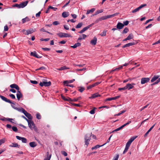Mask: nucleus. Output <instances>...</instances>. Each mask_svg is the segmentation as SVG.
Masks as SVG:
<instances>
[{
	"label": "nucleus",
	"mask_w": 160,
	"mask_h": 160,
	"mask_svg": "<svg viewBox=\"0 0 160 160\" xmlns=\"http://www.w3.org/2000/svg\"><path fill=\"white\" fill-rule=\"evenodd\" d=\"M28 3V1H26L22 2L19 4H15L14 5H12V6L13 7H16L18 8H23L26 6Z\"/></svg>",
	"instance_id": "1"
},
{
	"label": "nucleus",
	"mask_w": 160,
	"mask_h": 160,
	"mask_svg": "<svg viewBox=\"0 0 160 160\" xmlns=\"http://www.w3.org/2000/svg\"><path fill=\"white\" fill-rule=\"evenodd\" d=\"M91 134H87L85 135L84 137L85 139V144L87 145V146L89 144V142L90 141L91 139Z\"/></svg>",
	"instance_id": "2"
},
{
	"label": "nucleus",
	"mask_w": 160,
	"mask_h": 160,
	"mask_svg": "<svg viewBox=\"0 0 160 160\" xmlns=\"http://www.w3.org/2000/svg\"><path fill=\"white\" fill-rule=\"evenodd\" d=\"M51 83L50 81L48 82H47V80H44V81L42 82H41L39 83V85L41 87H43V86L45 87H49L51 86Z\"/></svg>",
	"instance_id": "3"
},
{
	"label": "nucleus",
	"mask_w": 160,
	"mask_h": 160,
	"mask_svg": "<svg viewBox=\"0 0 160 160\" xmlns=\"http://www.w3.org/2000/svg\"><path fill=\"white\" fill-rule=\"evenodd\" d=\"M29 122L30 123H28V125L30 128L32 130L33 129L35 131H37V129L35 127L34 122L31 120H30Z\"/></svg>",
	"instance_id": "4"
},
{
	"label": "nucleus",
	"mask_w": 160,
	"mask_h": 160,
	"mask_svg": "<svg viewBox=\"0 0 160 160\" xmlns=\"http://www.w3.org/2000/svg\"><path fill=\"white\" fill-rule=\"evenodd\" d=\"M35 31V29H33L32 28L30 29L27 30H25V29H23L22 31V32L26 35H28L32 33L33 32Z\"/></svg>",
	"instance_id": "5"
},
{
	"label": "nucleus",
	"mask_w": 160,
	"mask_h": 160,
	"mask_svg": "<svg viewBox=\"0 0 160 160\" xmlns=\"http://www.w3.org/2000/svg\"><path fill=\"white\" fill-rule=\"evenodd\" d=\"M57 35L60 38L72 37V36L70 34L63 32H60L58 33Z\"/></svg>",
	"instance_id": "6"
},
{
	"label": "nucleus",
	"mask_w": 160,
	"mask_h": 160,
	"mask_svg": "<svg viewBox=\"0 0 160 160\" xmlns=\"http://www.w3.org/2000/svg\"><path fill=\"white\" fill-rule=\"evenodd\" d=\"M0 98L2 100L5 101L6 102H7L10 104H12L14 105L15 104V103L12 102L11 100L8 99L7 98H5V97L3 96L0 95Z\"/></svg>",
	"instance_id": "7"
},
{
	"label": "nucleus",
	"mask_w": 160,
	"mask_h": 160,
	"mask_svg": "<svg viewBox=\"0 0 160 160\" xmlns=\"http://www.w3.org/2000/svg\"><path fill=\"white\" fill-rule=\"evenodd\" d=\"M147 6L146 4H143L141 5L140 6H139L138 8H136L135 9L133 10L132 11V12L134 13H135L137 12L140 9L142 8H143L144 7H145Z\"/></svg>",
	"instance_id": "8"
},
{
	"label": "nucleus",
	"mask_w": 160,
	"mask_h": 160,
	"mask_svg": "<svg viewBox=\"0 0 160 160\" xmlns=\"http://www.w3.org/2000/svg\"><path fill=\"white\" fill-rule=\"evenodd\" d=\"M150 80V78H143L141 79V84H144L148 82Z\"/></svg>",
	"instance_id": "9"
},
{
	"label": "nucleus",
	"mask_w": 160,
	"mask_h": 160,
	"mask_svg": "<svg viewBox=\"0 0 160 160\" xmlns=\"http://www.w3.org/2000/svg\"><path fill=\"white\" fill-rule=\"evenodd\" d=\"M30 55L31 56H33L38 58H40L42 57V56H40L38 55L35 51L31 52L30 53Z\"/></svg>",
	"instance_id": "10"
},
{
	"label": "nucleus",
	"mask_w": 160,
	"mask_h": 160,
	"mask_svg": "<svg viewBox=\"0 0 160 160\" xmlns=\"http://www.w3.org/2000/svg\"><path fill=\"white\" fill-rule=\"evenodd\" d=\"M16 138L17 139L19 140H21L22 141L23 143H26L27 140V139L23 137H21L19 136H16Z\"/></svg>",
	"instance_id": "11"
},
{
	"label": "nucleus",
	"mask_w": 160,
	"mask_h": 160,
	"mask_svg": "<svg viewBox=\"0 0 160 160\" xmlns=\"http://www.w3.org/2000/svg\"><path fill=\"white\" fill-rule=\"evenodd\" d=\"M124 26V25L123 23L118 22L117 25V28L118 29H122Z\"/></svg>",
	"instance_id": "12"
},
{
	"label": "nucleus",
	"mask_w": 160,
	"mask_h": 160,
	"mask_svg": "<svg viewBox=\"0 0 160 160\" xmlns=\"http://www.w3.org/2000/svg\"><path fill=\"white\" fill-rule=\"evenodd\" d=\"M18 100H19L20 98L22 97V95L20 91H18L17 92V94H16Z\"/></svg>",
	"instance_id": "13"
},
{
	"label": "nucleus",
	"mask_w": 160,
	"mask_h": 160,
	"mask_svg": "<svg viewBox=\"0 0 160 160\" xmlns=\"http://www.w3.org/2000/svg\"><path fill=\"white\" fill-rule=\"evenodd\" d=\"M135 44V43L134 42H131L127 43L125 45H123L122 48H124L126 47H129L130 46H132Z\"/></svg>",
	"instance_id": "14"
},
{
	"label": "nucleus",
	"mask_w": 160,
	"mask_h": 160,
	"mask_svg": "<svg viewBox=\"0 0 160 160\" xmlns=\"http://www.w3.org/2000/svg\"><path fill=\"white\" fill-rule=\"evenodd\" d=\"M10 87L11 88H15L18 91H19L20 89L18 86L16 84H12L10 85Z\"/></svg>",
	"instance_id": "15"
},
{
	"label": "nucleus",
	"mask_w": 160,
	"mask_h": 160,
	"mask_svg": "<svg viewBox=\"0 0 160 160\" xmlns=\"http://www.w3.org/2000/svg\"><path fill=\"white\" fill-rule=\"evenodd\" d=\"M97 41V38L96 37H94L93 39L91 40L90 41V44L93 45H95Z\"/></svg>",
	"instance_id": "16"
},
{
	"label": "nucleus",
	"mask_w": 160,
	"mask_h": 160,
	"mask_svg": "<svg viewBox=\"0 0 160 160\" xmlns=\"http://www.w3.org/2000/svg\"><path fill=\"white\" fill-rule=\"evenodd\" d=\"M101 96V95L98 94V93H96L93 94L91 97L89 98H96Z\"/></svg>",
	"instance_id": "17"
},
{
	"label": "nucleus",
	"mask_w": 160,
	"mask_h": 160,
	"mask_svg": "<svg viewBox=\"0 0 160 160\" xmlns=\"http://www.w3.org/2000/svg\"><path fill=\"white\" fill-rule=\"evenodd\" d=\"M87 37V35L84 34H82L78 38V40H81L82 39H85Z\"/></svg>",
	"instance_id": "18"
},
{
	"label": "nucleus",
	"mask_w": 160,
	"mask_h": 160,
	"mask_svg": "<svg viewBox=\"0 0 160 160\" xmlns=\"http://www.w3.org/2000/svg\"><path fill=\"white\" fill-rule=\"evenodd\" d=\"M110 18V17H109V15H108L107 16H102L101 17H100L99 18V20L100 21H101L103 20H106L108 18Z\"/></svg>",
	"instance_id": "19"
},
{
	"label": "nucleus",
	"mask_w": 160,
	"mask_h": 160,
	"mask_svg": "<svg viewBox=\"0 0 160 160\" xmlns=\"http://www.w3.org/2000/svg\"><path fill=\"white\" fill-rule=\"evenodd\" d=\"M51 154H50L49 152H47V157L44 160H50L51 158Z\"/></svg>",
	"instance_id": "20"
},
{
	"label": "nucleus",
	"mask_w": 160,
	"mask_h": 160,
	"mask_svg": "<svg viewBox=\"0 0 160 160\" xmlns=\"http://www.w3.org/2000/svg\"><path fill=\"white\" fill-rule=\"evenodd\" d=\"M69 15V12H64L62 14V16L64 18H65L68 17Z\"/></svg>",
	"instance_id": "21"
},
{
	"label": "nucleus",
	"mask_w": 160,
	"mask_h": 160,
	"mask_svg": "<svg viewBox=\"0 0 160 160\" xmlns=\"http://www.w3.org/2000/svg\"><path fill=\"white\" fill-rule=\"evenodd\" d=\"M125 86L126 88V89H128V90H130L133 88V86L130 83L127 84Z\"/></svg>",
	"instance_id": "22"
},
{
	"label": "nucleus",
	"mask_w": 160,
	"mask_h": 160,
	"mask_svg": "<svg viewBox=\"0 0 160 160\" xmlns=\"http://www.w3.org/2000/svg\"><path fill=\"white\" fill-rule=\"evenodd\" d=\"M20 146L17 143H12V145H9V147H18L19 148Z\"/></svg>",
	"instance_id": "23"
},
{
	"label": "nucleus",
	"mask_w": 160,
	"mask_h": 160,
	"mask_svg": "<svg viewBox=\"0 0 160 160\" xmlns=\"http://www.w3.org/2000/svg\"><path fill=\"white\" fill-rule=\"evenodd\" d=\"M29 21H30L29 18L28 17H26L25 18L22 19V23H24L25 22Z\"/></svg>",
	"instance_id": "24"
},
{
	"label": "nucleus",
	"mask_w": 160,
	"mask_h": 160,
	"mask_svg": "<svg viewBox=\"0 0 160 160\" xmlns=\"http://www.w3.org/2000/svg\"><path fill=\"white\" fill-rule=\"evenodd\" d=\"M159 77V76L158 75H155L153 76V77L152 78L151 80V82H153L155 81L156 80L158 79Z\"/></svg>",
	"instance_id": "25"
},
{
	"label": "nucleus",
	"mask_w": 160,
	"mask_h": 160,
	"mask_svg": "<svg viewBox=\"0 0 160 160\" xmlns=\"http://www.w3.org/2000/svg\"><path fill=\"white\" fill-rule=\"evenodd\" d=\"M81 45V43L79 42H78L77 43H75L73 46H71V47L73 48H75L77 47H79Z\"/></svg>",
	"instance_id": "26"
},
{
	"label": "nucleus",
	"mask_w": 160,
	"mask_h": 160,
	"mask_svg": "<svg viewBox=\"0 0 160 160\" xmlns=\"http://www.w3.org/2000/svg\"><path fill=\"white\" fill-rule=\"evenodd\" d=\"M106 144V143H105L104 144H103L101 145H96L94 147H92V150H93L94 149H97L100 147L103 146Z\"/></svg>",
	"instance_id": "27"
},
{
	"label": "nucleus",
	"mask_w": 160,
	"mask_h": 160,
	"mask_svg": "<svg viewBox=\"0 0 160 160\" xmlns=\"http://www.w3.org/2000/svg\"><path fill=\"white\" fill-rule=\"evenodd\" d=\"M30 146L32 148H34L37 146V144L34 142H31L29 143Z\"/></svg>",
	"instance_id": "28"
},
{
	"label": "nucleus",
	"mask_w": 160,
	"mask_h": 160,
	"mask_svg": "<svg viewBox=\"0 0 160 160\" xmlns=\"http://www.w3.org/2000/svg\"><path fill=\"white\" fill-rule=\"evenodd\" d=\"M25 115L29 119V120H31L32 119V116L31 114L28 112H27Z\"/></svg>",
	"instance_id": "29"
},
{
	"label": "nucleus",
	"mask_w": 160,
	"mask_h": 160,
	"mask_svg": "<svg viewBox=\"0 0 160 160\" xmlns=\"http://www.w3.org/2000/svg\"><path fill=\"white\" fill-rule=\"evenodd\" d=\"M94 23H92L91 24H90L88 26H87L84 28H83V30L85 32V31L87 30L88 29L90 28L91 27H92V25H94Z\"/></svg>",
	"instance_id": "30"
},
{
	"label": "nucleus",
	"mask_w": 160,
	"mask_h": 160,
	"mask_svg": "<svg viewBox=\"0 0 160 160\" xmlns=\"http://www.w3.org/2000/svg\"><path fill=\"white\" fill-rule=\"evenodd\" d=\"M61 97L63 100L66 101H69L70 100H71V98H66L62 95H61Z\"/></svg>",
	"instance_id": "31"
},
{
	"label": "nucleus",
	"mask_w": 160,
	"mask_h": 160,
	"mask_svg": "<svg viewBox=\"0 0 160 160\" xmlns=\"http://www.w3.org/2000/svg\"><path fill=\"white\" fill-rule=\"evenodd\" d=\"M78 90L81 92H82L85 89L84 88L81 87H78Z\"/></svg>",
	"instance_id": "32"
},
{
	"label": "nucleus",
	"mask_w": 160,
	"mask_h": 160,
	"mask_svg": "<svg viewBox=\"0 0 160 160\" xmlns=\"http://www.w3.org/2000/svg\"><path fill=\"white\" fill-rule=\"evenodd\" d=\"M133 35L132 33H130V34L128 37H127V38L128 39V40H130L131 39H132L133 38Z\"/></svg>",
	"instance_id": "33"
},
{
	"label": "nucleus",
	"mask_w": 160,
	"mask_h": 160,
	"mask_svg": "<svg viewBox=\"0 0 160 160\" xmlns=\"http://www.w3.org/2000/svg\"><path fill=\"white\" fill-rule=\"evenodd\" d=\"M95 10L94 8H92L90 10H88L86 12V14H88L91 12H93Z\"/></svg>",
	"instance_id": "34"
},
{
	"label": "nucleus",
	"mask_w": 160,
	"mask_h": 160,
	"mask_svg": "<svg viewBox=\"0 0 160 160\" xmlns=\"http://www.w3.org/2000/svg\"><path fill=\"white\" fill-rule=\"evenodd\" d=\"M137 137V136L132 137L128 141L132 143V142Z\"/></svg>",
	"instance_id": "35"
},
{
	"label": "nucleus",
	"mask_w": 160,
	"mask_h": 160,
	"mask_svg": "<svg viewBox=\"0 0 160 160\" xmlns=\"http://www.w3.org/2000/svg\"><path fill=\"white\" fill-rule=\"evenodd\" d=\"M137 137V136L132 137L128 141L132 143V142Z\"/></svg>",
	"instance_id": "36"
},
{
	"label": "nucleus",
	"mask_w": 160,
	"mask_h": 160,
	"mask_svg": "<svg viewBox=\"0 0 160 160\" xmlns=\"http://www.w3.org/2000/svg\"><path fill=\"white\" fill-rule=\"evenodd\" d=\"M107 32V31L105 30H104L100 34V35L101 36H104L106 35Z\"/></svg>",
	"instance_id": "37"
},
{
	"label": "nucleus",
	"mask_w": 160,
	"mask_h": 160,
	"mask_svg": "<svg viewBox=\"0 0 160 160\" xmlns=\"http://www.w3.org/2000/svg\"><path fill=\"white\" fill-rule=\"evenodd\" d=\"M129 31L128 28H126L124 29L122 32V33L124 34L128 32Z\"/></svg>",
	"instance_id": "38"
},
{
	"label": "nucleus",
	"mask_w": 160,
	"mask_h": 160,
	"mask_svg": "<svg viewBox=\"0 0 160 160\" xmlns=\"http://www.w3.org/2000/svg\"><path fill=\"white\" fill-rule=\"evenodd\" d=\"M82 22L78 23L77 25L76 26V28H80L82 26Z\"/></svg>",
	"instance_id": "39"
},
{
	"label": "nucleus",
	"mask_w": 160,
	"mask_h": 160,
	"mask_svg": "<svg viewBox=\"0 0 160 160\" xmlns=\"http://www.w3.org/2000/svg\"><path fill=\"white\" fill-rule=\"evenodd\" d=\"M103 10L102 9L101 10H97L96 12H95L94 15H96L100 13H101L103 12Z\"/></svg>",
	"instance_id": "40"
},
{
	"label": "nucleus",
	"mask_w": 160,
	"mask_h": 160,
	"mask_svg": "<svg viewBox=\"0 0 160 160\" xmlns=\"http://www.w3.org/2000/svg\"><path fill=\"white\" fill-rule=\"evenodd\" d=\"M115 97L111 98H107L105 100V101H110L112 100H115Z\"/></svg>",
	"instance_id": "41"
},
{
	"label": "nucleus",
	"mask_w": 160,
	"mask_h": 160,
	"mask_svg": "<svg viewBox=\"0 0 160 160\" xmlns=\"http://www.w3.org/2000/svg\"><path fill=\"white\" fill-rule=\"evenodd\" d=\"M131 123V121H129L127 123H125V124H124L123 125H122V126H121V127L122 128L123 127H125L126 125L129 124Z\"/></svg>",
	"instance_id": "42"
},
{
	"label": "nucleus",
	"mask_w": 160,
	"mask_h": 160,
	"mask_svg": "<svg viewBox=\"0 0 160 160\" xmlns=\"http://www.w3.org/2000/svg\"><path fill=\"white\" fill-rule=\"evenodd\" d=\"M131 123V121H129L127 123H125V124H124L123 125H122V126H121V127L122 128L123 127H125L126 125L129 124Z\"/></svg>",
	"instance_id": "43"
},
{
	"label": "nucleus",
	"mask_w": 160,
	"mask_h": 160,
	"mask_svg": "<svg viewBox=\"0 0 160 160\" xmlns=\"http://www.w3.org/2000/svg\"><path fill=\"white\" fill-rule=\"evenodd\" d=\"M5 138H3L2 139L0 140V145L4 143L5 142Z\"/></svg>",
	"instance_id": "44"
},
{
	"label": "nucleus",
	"mask_w": 160,
	"mask_h": 160,
	"mask_svg": "<svg viewBox=\"0 0 160 160\" xmlns=\"http://www.w3.org/2000/svg\"><path fill=\"white\" fill-rule=\"evenodd\" d=\"M119 14V13L116 12V13H115L113 14L109 15V17H110V18H112V17H113L114 16H115L118 15Z\"/></svg>",
	"instance_id": "45"
},
{
	"label": "nucleus",
	"mask_w": 160,
	"mask_h": 160,
	"mask_svg": "<svg viewBox=\"0 0 160 160\" xmlns=\"http://www.w3.org/2000/svg\"><path fill=\"white\" fill-rule=\"evenodd\" d=\"M129 147L127 146V145H126L125 148V149L123 152V154L125 153L126 152L128 151Z\"/></svg>",
	"instance_id": "46"
},
{
	"label": "nucleus",
	"mask_w": 160,
	"mask_h": 160,
	"mask_svg": "<svg viewBox=\"0 0 160 160\" xmlns=\"http://www.w3.org/2000/svg\"><path fill=\"white\" fill-rule=\"evenodd\" d=\"M96 108H94L92 110H91L90 112V113L92 114H93L95 113V110Z\"/></svg>",
	"instance_id": "47"
},
{
	"label": "nucleus",
	"mask_w": 160,
	"mask_h": 160,
	"mask_svg": "<svg viewBox=\"0 0 160 160\" xmlns=\"http://www.w3.org/2000/svg\"><path fill=\"white\" fill-rule=\"evenodd\" d=\"M46 69V68L45 67L42 66V67H41L39 68H38V69H36V71H38V70H44V69Z\"/></svg>",
	"instance_id": "48"
},
{
	"label": "nucleus",
	"mask_w": 160,
	"mask_h": 160,
	"mask_svg": "<svg viewBox=\"0 0 160 160\" xmlns=\"http://www.w3.org/2000/svg\"><path fill=\"white\" fill-rule=\"evenodd\" d=\"M11 106L14 109H15L16 110H17L19 111H21L20 109L19 108H18L14 107V106H13V105H12V104L11 105Z\"/></svg>",
	"instance_id": "49"
},
{
	"label": "nucleus",
	"mask_w": 160,
	"mask_h": 160,
	"mask_svg": "<svg viewBox=\"0 0 160 160\" xmlns=\"http://www.w3.org/2000/svg\"><path fill=\"white\" fill-rule=\"evenodd\" d=\"M12 129L13 131L15 132H17L18 131V129L17 127L15 126H13L12 127Z\"/></svg>",
	"instance_id": "50"
},
{
	"label": "nucleus",
	"mask_w": 160,
	"mask_h": 160,
	"mask_svg": "<svg viewBox=\"0 0 160 160\" xmlns=\"http://www.w3.org/2000/svg\"><path fill=\"white\" fill-rule=\"evenodd\" d=\"M48 9H53L54 11H55L57 9V8H54L52 6H50L48 7Z\"/></svg>",
	"instance_id": "51"
},
{
	"label": "nucleus",
	"mask_w": 160,
	"mask_h": 160,
	"mask_svg": "<svg viewBox=\"0 0 160 160\" xmlns=\"http://www.w3.org/2000/svg\"><path fill=\"white\" fill-rule=\"evenodd\" d=\"M42 49L44 51H50L51 49L50 48H42Z\"/></svg>",
	"instance_id": "52"
},
{
	"label": "nucleus",
	"mask_w": 160,
	"mask_h": 160,
	"mask_svg": "<svg viewBox=\"0 0 160 160\" xmlns=\"http://www.w3.org/2000/svg\"><path fill=\"white\" fill-rule=\"evenodd\" d=\"M36 118L38 119H41V116L39 113H38L36 114Z\"/></svg>",
	"instance_id": "53"
},
{
	"label": "nucleus",
	"mask_w": 160,
	"mask_h": 160,
	"mask_svg": "<svg viewBox=\"0 0 160 160\" xmlns=\"http://www.w3.org/2000/svg\"><path fill=\"white\" fill-rule=\"evenodd\" d=\"M95 86L94 85V84H92L91 85H89V86H88L87 87V88L88 89H89L91 88H92L94 87Z\"/></svg>",
	"instance_id": "54"
},
{
	"label": "nucleus",
	"mask_w": 160,
	"mask_h": 160,
	"mask_svg": "<svg viewBox=\"0 0 160 160\" xmlns=\"http://www.w3.org/2000/svg\"><path fill=\"white\" fill-rule=\"evenodd\" d=\"M53 25H57L59 24V23L58 21H55L53 22L52 23Z\"/></svg>",
	"instance_id": "55"
},
{
	"label": "nucleus",
	"mask_w": 160,
	"mask_h": 160,
	"mask_svg": "<svg viewBox=\"0 0 160 160\" xmlns=\"http://www.w3.org/2000/svg\"><path fill=\"white\" fill-rule=\"evenodd\" d=\"M126 89V86H125L123 88H118V90L119 91L124 90Z\"/></svg>",
	"instance_id": "56"
},
{
	"label": "nucleus",
	"mask_w": 160,
	"mask_h": 160,
	"mask_svg": "<svg viewBox=\"0 0 160 160\" xmlns=\"http://www.w3.org/2000/svg\"><path fill=\"white\" fill-rule=\"evenodd\" d=\"M50 39L49 38H45V39H43L42 38L40 40L41 41H49Z\"/></svg>",
	"instance_id": "57"
},
{
	"label": "nucleus",
	"mask_w": 160,
	"mask_h": 160,
	"mask_svg": "<svg viewBox=\"0 0 160 160\" xmlns=\"http://www.w3.org/2000/svg\"><path fill=\"white\" fill-rule=\"evenodd\" d=\"M30 82L33 84H37L38 83V82L36 81L30 80Z\"/></svg>",
	"instance_id": "58"
},
{
	"label": "nucleus",
	"mask_w": 160,
	"mask_h": 160,
	"mask_svg": "<svg viewBox=\"0 0 160 160\" xmlns=\"http://www.w3.org/2000/svg\"><path fill=\"white\" fill-rule=\"evenodd\" d=\"M123 24L124 25L127 26V25L128 23H129V21H124L123 22Z\"/></svg>",
	"instance_id": "59"
},
{
	"label": "nucleus",
	"mask_w": 160,
	"mask_h": 160,
	"mask_svg": "<svg viewBox=\"0 0 160 160\" xmlns=\"http://www.w3.org/2000/svg\"><path fill=\"white\" fill-rule=\"evenodd\" d=\"M72 104L73 105L76 107H80L81 106V105L79 104H75L74 103H72Z\"/></svg>",
	"instance_id": "60"
},
{
	"label": "nucleus",
	"mask_w": 160,
	"mask_h": 160,
	"mask_svg": "<svg viewBox=\"0 0 160 160\" xmlns=\"http://www.w3.org/2000/svg\"><path fill=\"white\" fill-rule=\"evenodd\" d=\"M9 96L12 98L13 99H15V97L14 94H10L9 95Z\"/></svg>",
	"instance_id": "61"
},
{
	"label": "nucleus",
	"mask_w": 160,
	"mask_h": 160,
	"mask_svg": "<svg viewBox=\"0 0 160 160\" xmlns=\"http://www.w3.org/2000/svg\"><path fill=\"white\" fill-rule=\"evenodd\" d=\"M61 68H62V70L69 69V68H67L66 66H64L63 67H61Z\"/></svg>",
	"instance_id": "62"
},
{
	"label": "nucleus",
	"mask_w": 160,
	"mask_h": 160,
	"mask_svg": "<svg viewBox=\"0 0 160 160\" xmlns=\"http://www.w3.org/2000/svg\"><path fill=\"white\" fill-rule=\"evenodd\" d=\"M8 26L6 25L4 27V31H7L8 30Z\"/></svg>",
	"instance_id": "63"
},
{
	"label": "nucleus",
	"mask_w": 160,
	"mask_h": 160,
	"mask_svg": "<svg viewBox=\"0 0 160 160\" xmlns=\"http://www.w3.org/2000/svg\"><path fill=\"white\" fill-rule=\"evenodd\" d=\"M158 79L157 80V81L156 82H155L153 84H157L158 83H159L160 82V78H158Z\"/></svg>",
	"instance_id": "64"
}]
</instances>
